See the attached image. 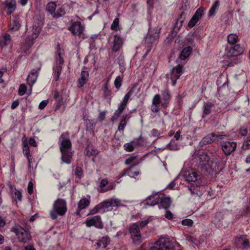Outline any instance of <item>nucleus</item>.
<instances>
[{"label":"nucleus","mask_w":250,"mask_h":250,"mask_svg":"<svg viewBox=\"0 0 250 250\" xmlns=\"http://www.w3.org/2000/svg\"><path fill=\"white\" fill-rule=\"evenodd\" d=\"M161 28L158 26L155 27L154 28H149L148 32L144 38V41L146 44V52L143 56L145 59L149 53L152 47V44L154 43L159 38V33Z\"/></svg>","instance_id":"nucleus-1"},{"label":"nucleus","mask_w":250,"mask_h":250,"mask_svg":"<svg viewBox=\"0 0 250 250\" xmlns=\"http://www.w3.org/2000/svg\"><path fill=\"white\" fill-rule=\"evenodd\" d=\"M67 211L66 203L62 199H58L53 204V209L50 212L52 219L57 218V215H64Z\"/></svg>","instance_id":"nucleus-2"},{"label":"nucleus","mask_w":250,"mask_h":250,"mask_svg":"<svg viewBox=\"0 0 250 250\" xmlns=\"http://www.w3.org/2000/svg\"><path fill=\"white\" fill-rule=\"evenodd\" d=\"M99 205L101 212L110 211L114 207L118 208L123 206L121 200L117 198L104 200L99 204Z\"/></svg>","instance_id":"nucleus-3"},{"label":"nucleus","mask_w":250,"mask_h":250,"mask_svg":"<svg viewBox=\"0 0 250 250\" xmlns=\"http://www.w3.org/2000/svg\"><path fill=\"white\" fill-rule=\"evenodd\" d=\"M84 28V26L82 24L80 21H74L68 27V30L73 35H77L80 39H84L86 38L83 33Z\"/></svg>","instance_id":"nucleus-4"},{"label":"nucleus","mask_w":250,"mask_h":250,"mask_svg":"<svg viewBox=\"0 0 250 250\" xmlns=\"http://www.w3.org/2000/svg\"><path fill=\"white\" fill-rule=\"evenodd\" d=\"M220 163L217 159L209 160L206 164H202L201 170L210 174L217 172L219 170Z\"/></svg>","instance_id":"nucleus-5"},{"label":"nucleus","mask_w":250,"mask_h":250,"mask_svg":"<svg viewBox=\"0 0 250 250\" xmlns=\"http://www.w3.org/2000/svg\"><path fill=\"white\" fill-rule=\"evenodd\" d=\"M128 230L134 243L136 244H139L142 239L138 224L135 223L130 224Z\"/></svg>","instance_id":"nucleus-6"},{"label":"nucleus","mask_w":250,"mask_h":250,"mask_svg":"<svg viewBox=\"0 0 250 250\" xmlns=\"http://www.w3.org/2000/svg\"><path fill=\"white\" fill-rule=\"evenodd\" d=\"M13 231L20 242L26 243L30 238L28 231L26 230L21 226H16L13 228Z\"/></svg>","instance_id":"nucleus-7"},{"label":"nucleus","mask_w":250,"mask_h":250,"mask_svg":"<svg viewBox=\"0 0 250 250\" xmlns=\"http://www.w3.org/2000/svg\"><path fill=\"white\" fill-rule=\"evenodd\" d=\"M69 133L67 132H63L60 137V141L61 142L60 150H67L71 147L72 144L71 141L68 139Z\"/></svg>","instance_id":"nucleus-8"},{"label":"nucleus","mask_w":250,"mask_h":250,"mask_svg":"<svg viewBox=\"0 0 250 250\" xmlns=\"http://www.w3.org/2000/svg\"><path fill=\"white\" fill-rule=\"evenodd\" d=\"M204 9L202 7H200L196 11L195 14L192 16L188 23V27L191 28L194 27L197 22L202 18Z\"/></svg>","instance_id":"nucleus-9"},{"label":"nucleus","mask_w":250,"mask_h":250,"mask_svg":"<svg viewBox=\"0 0 250 250\" xmlns=\"http://www.w3.org/2000/svg\"><path fill=\"white\" fill-rule=\"evenodd\" d=\"M85 224L86 226L88 227L94 226L100 229H102L104 227L101 217L99 215L95 216L91 219H87Z\"/></svg>","instance_id":"nucleus-10"},{"label":"nucleus","mask_w":250,"mask_h":250,"mask_svg":"<svg viewBox=\"0 0 250 250\" xmlns=\"http://www.w3.org/2000/svg\"><path fill=\"white\" fill-rule=\"evenodd\" d=\"M236 147V143L234 142H225L222 144V148L226 155H229Z\"/></svg>","instance_id":"nucleus-11"},{"label":"nucleus","mask_w":250,"mask_h":250,"mask_svg":"<svg viewBox=\"0 0 250 250\" xmlns=\"http://www.w3.org/2000/svg\"><path fill=\"white\" fill-rule=\"evenodd\" d=\"M220 135H216L214 133H211L208 134L204 137L200 141L199 145L201 146H203L205 145L211 143L212 142L215 141L216 139L219 137Z\"/></svg>","instance_id":"nucleus-12"},{"label":"nucleus","mask_w":250,"mask_h":250,"mask_svg":"<svg viewBox=\"0 0 250 250\" xmlns=\"http://www.w3.org/2000/svg\"><path fill=\"white\" fill-rule=\"evenodd\" d=\"M89 77V73L87 71L82 70L81 73V77L78 80V87H83L87 82Z\"/></svg>","instance_id":"nucleus-13"},{"label":"nucleus","mask_w":250,"mask_h":250,"mask_svg":"<svg viewBox=\"0 0 250 250\" xmlns=\"http://www.w3.org/2000/svg\"><path fill=\"white\" fill-rule=\"evenodd\" d=\"M243 47L238 44L230 47L228 55L231 56H238L243 53Z\"/></svg>","instance_id":"nucleus-14"},{"label":"nucleus","mask_w":250,"mask_h":250,"mask_svg":"<svg viewBox=\"0 0 250 250\" xmlns=\"http://www.w3.org/2000/svg\"><path fill=\"white\" fill-rule=\"evenodd\" d=\"M40 69H33L29 74L27 78V82L30 85H33L36 81L38 76V71Z\"/></svg>","instance_id":"nucleus-15"},{"label":"nucleus","mask_w":250,"mask_h":250,"mask_svg":"<svg viewBox=\"0 0 250 250\" xmlns=\"http://www.w3.org/2000/svg\"><path fill=\"white\" fill-rule=\"evenodd\" d=\"M4 4L7 8L6 13L7 14H11L15 11L16 8L15 0H6Z\"/></svg>","instance_id":"nucleus-16"},{"label":"nucleus","mask_w":250,"mask_h":250,"mask_svg":"<svg viewBox=\"0 0 250 250\" xmlns=\"http://www.w3.org/2000/svg\"><path fill=\"white\" fill-rule=\"evenodd\" d=\"M183 22L180 21L178 19L173 25V29L171 31L170 34L168 35V38H170V39H173L177 35L178 32L182 26Z\"/></svg>","instance_id":"nucleus-17"},{"label":"nucleus","mask_w":250,"mask_h":250,"mask_svg":"<svg viewBox=\"0 0 250 250\" xmlns=\"http://www.w3.org/2000/svg\"><path fill=\"white\" fill-rule=\"evenodd\" d=\"M160 201V195L158 194L148 196L146 199V204L149 206H153L157 204Z\"/></svg>","instance_id":"nucleus-18"},{"label":"nucleus","mask_w":250,"mask_h":250,"mask_svg":"<svg viewBox=\"0 0 250 250\" xmlns=\"http://www.w3.org/2000/svg\"><path fill=\"white\" fill-rule=\"evenodd\" d=\"M198 177L199 175L197 173L196 171L192 170L188 172H186L184 174L185 179L188 182H195L197 180Z\"/></svg>","instance_id":"nucleus-19"},{"label":"nucleus","mask_w":250,"mask_h":250,"mask_svg":"<svg viewBox=\"0 0 250 250\" xmlns=\"http://www.w3.org/2000/svg\"><path fill=\"white\" fill-rule=\"evenodd\" d=\"M122 38L117 35H115L112 50L114 52L118 51L122 46Z\"/></svg>","instance_id":"nucleus-20"},{"label":"nucleus","mask_w":250,"mask_h":250,"mask_svg":"<svg viewBox=\"0 0 250 250\" xmlns=\"http://www.w3.org/2000/svg\"><path fill=\"white\" fill-rule=\"evenodd\" d=\"M62 153V160L63 163L69 164L71 163L72 154L68 150L61 151Z\"/></svg>","instance_id":"nucleus-21"},{"label":"nucleus","mask_w":250,"mask_h":250,"mask_svg":"<svg viewBox=\"0 0 250 250\" xmlns=\"http://www.w3.org/2000/svg\"><path fill=\"white\" fill-rule=\"evenodd\" d=\"M160 201L162 208L164 209L168 208L171 204V199L170 197H167L165 195L160 196Z\"/></svg>","instance_id":"nucleus-22"},{"label":"nucleus","mask_w":250,"mask_h":250,"mask_svg":"<svg viewBox=\"0 0 250 250\" xmlns=\"http://www.w3.org/2000/svg\"><path fill=\"white\" fill-rule=\"evenodd\" d=\"M192 51V48L190 46L185 47L181 53L179 58L182 60H185L189 56Z\"/></svg>","instance_id":"nucleus-23"},{"label":"nucleus","mask_w":250,"mask_h":250,"mask_svg":"<svg viewBox=\"0 0 250 250\" xmlns=\"http://www.w3.org/2000/svg\"><path fill=\"white\" fill-rule=\"evenodd\" d=\"M90 201L86 198L82 199L78 203V209L76 213L79 214V211L87 207L89 205Z\"/></svg>","instance_id":"nucleus-24"},{"label":"nucleus","mask_w":250,"mask_h":250,"mask_svg":"<svg viewBox=\"0 0 250 250\" xmlns=\"http://www.w3.org/2000/svg\"><path fill=\"white\" fill-rule=\"evenodd\" d=\"M209 157L206 153H202L198 157V165L201 169L202 164H206L210 160Z\"/></svg>","instance_id":"nucleus-25"},{"label":"nucleus","mask_w":250,"mask_h":250,"mask_svg":"<svg viewBox=\"0 0 250 250\" xmlns=\"http://www.w3.org/2000/svg\"><path fill=\"white\" fill-rule=\"evenodd\" d=\"M214 106V104L210 102L205 103L204 104V111L202 117L204 118L205 116L210 114L212 108Z\"/></svg>","instance_id":"nucleus-26"},{"label":"nucleus","mask_w":250,"mask_h":250,"mask_svg":"<svg viewBox=\"0 0 250 250\" xmlns=\"http://www.w3.org/2000/svg\"><path fill=\"white\" fill-rule=\"evenodd\" d=\"M10 28L12 30L17 31L21 26V21L19 18L13 20L9 24Z\"/></svg>","instance_id":"nucleus-27"},{"label":"nucleus","mask_w":250,"mask_h":250,"mask_svg":"<svg viewBox=\"0 0 250 250\" xmlns=\"http://www.w3.org/2000/svg\"><path fill=\"white\" fill-rule=\"evenodd\" d=\"M182 67L181 66L178 65L175 67H173L171 72V75L180 78L182 75Z\"/></svg>","instance_id":"nucleus-28"},{"label":"nucleus","mask_w":250,"mask_h":250,"mask_svg":"<svg viewBox=\"0 0 250 250\" xmlns=\"http://www.w3.org/2000/svg\"><path fill=\"white\" fill-rule=\"evenodd\" d=\"M11 41L9 34H6L5 36L0 38V45L2 47L8 45Z\"/></svg>","instance_id":"nucleus-29"},{"label":"nucleus","mask_w":250,"mask_h":250,"mask_svg":"<svg viewBox=\"0 0 250 250\" xmlns=\"http://www.w3.org/2000/svg\"><path fill=\"white\" fill-rule=\"evenodd\" d=\"M107 238L103 237L101 240L97 242L96 249L99 250L100 248H105L107 246Z\"/></svg>","instance_id":"nucleus-30"},{"label":"nucleus","mask_w":250,"mask_h":250,"mask_svg":"<svg viewBox=\"0 0 250 250\" xmlns=\"http://www.w3.org/2000/svg\"><path fill=\"white\" fill-rule=\"evenodd\" d=\"M22 150L24 155L28 159L29 164V167H31V163L32 161L31 156L30 154V149L28 146L22 147Z\"/></svg>","instance_id":"nucleus-31"},{"label":"nucleus","mask_w":250,"mask_h":250,"mask_svg":"<svg viewBox=\"0 0 250 250\" xmlns=\"http://www.w3.org/2000/svg\"><path fill=\"white\" fill-rule=\"evenodd\" d=\"M56 4L54 2H50L46 5V10L52 15H54Z\"/></svg>","instance_id":"nucleus-32"},{"label":"nucleus","mask_w":250,"mask_h":250,"mask_svg":"<svg viewBox=\"0 0 250 250\" xmlns=\"http://www.w3.org/2000/svg\"><path fill=\"white\" fill-rule=\"evenodd\" d=\"M219 6V1L218 0H216L215 1L214 4L210 8L208 12V16L209 17L214 16L216 10H217Z\"/></svg>","instance_id":"nucleus-33"},{"label":"nucleus","mask_w":250,"mask_h":250,"mask_svg":"<svg viewBox=\"0 0 250 250\" xmlns=\"http://www.w3.org/2000/svg\"><path fill=\"white\" fill-rule=\"evenodd\" d=\"M238 36L236 34H230L228 36V42L230 44H234L238 41Z\"/></svg>","instance_id":"nucleus-34"},{"label":"nucleus","mask_w":250,"mask_h":250,"mask_svg":"<svg viewBox=\"0 0 250 250\" xmlns=\"http://www.w3.org/2000/svg\"><path fill=\"white\" fill-rule=\"evenodd\" d=\"M98 154V151L94 148H87L86 149L85 155L88 157L96 156Z\"/></svg>","instance_id":"nucleus-35"},{"label":"nucleus","mask_w":250,"mask_h":250,"mask_svg":"<svg viewBox=\"0 0 250 250\" xmlns=\"http://www.w3.org/2000/svg\"><path fill=\"white\" fill-rule=\"evenodd\" d=\"M135 86H133L124 96L122 103L127 104L129 98L134 92Z\"/></svg>","instance_id":"nucleus-36"},{"label":"nucleus","mask_w":250,"mask_h":250,"mask_svg":"<svg viewBox=\"0 0 250 250\" xmlns=\"http://www.w3.org/2000/svg\"><path fill=\"white\" fill-rule=\"evenodd\" d=\"M65 14L64 8L62 7H60L58 8L55 12L54 17L58 18L59 17H61Z\"/></svg>","instance_id":"nucleus-37"},{"label":"nucleus","mask_w":250,"mask_h":250,"mask_svg":"<svg viewBox=\"0 0 250 250\" xmlns=\"http://www.w3.org/2000/svg\"><path fill=\"white\" fill-rule=\"evenodd\" d=\"M55 74V80L56 81H58L60 78V76L62 72V67L61 66H56L53 68Z\"/></svg>","instance_id":"nucleus-38"},{"label":"nucleus","mask_w":250,"mask_h":250,"mask_svg":"<svg viewBox=\"0 0 250 250\" xmlns=\"http://www.w3.org/2000/svg\"><path fill=\"white\" fill-rule=\"evenodd\" d=\"M168 147L171 150H177L179 149V146L173 141H171L168 143Z\"/></svg>","instance_id":"nucleus-39"},{"label":"nucleus","mask_w":250,"mask_h":250,"mask_svg":"<svg viewBox=\"0 0 250 250\" xmlns=\"http://www.w3.org/2000/svg\"><path fill=\"white\" fill-rule=\"evenodd\" d=\"M245 238L244 236L239 237H236L234 240V242L236 247H239L240 245H242L243 242Z\"/></svg>","instance_id":"nucleus-40"},{"label":"nucleus","mask_w":250,"mask_h":250,"mask_svg":"<svg viewBox=\"0 0 250 250\" xmlns=\"http://www.w3.org/2000/svg\"><path fill=\"white\" fill-rule=\"evenodd\" d=\"M119 24V19L118 18H115L112 24L111 25V29L113 30L117 31Z\"/></svg>","instance_id":"nucleus-41"},{"label":"nucleus","mask_w":250,"mask_h":250,"mask_svg":"<svg viewBox=\"0 0 250 250\" xmlns=\"http://www.w3.org/2000/svg\"><path fill=\"white\" fill-rule=\"evenodd\" d=\"M122 79L120 76L116 78L114 81V85L117 89H119L122 85Z\"/></svg>","instance_id":"nucleus-42"},{"label":"nucleus","mask_w":250,"mask_h":250,"mask_svg":"<svg viewBox=\"0 0 250 250\" xmlns=\"http://www.w3.org/2000/svg\"><path fill=\"white\" fill-rule=\"evenodd\" d=\"M161 98L159 94H156L153 98L152 99V104L153 105H159L160 103Z\"/></svg>","instance_id":"nucleus-43"},{"label":"nucleus","mask_w":250,"mask_h":250,"mask_svg":"<svg viewBox=\"0 0 250 250\" xmlns=\"http://www.w3.org/2000/svg\"><path fill=\"white\" fill-rule=\"evenodd\" d=\"M126 125V116L121 120L120 124L119 125L118 129L119 131L123 130L125 126Z\"/></svg>","instance_id":"nucleus-44"},{"label":"nucleus","mask_w":250,"mask_h":250,"mask_svg":"<svg viewBox=\"0 0 250 250\" xmlns=\"http://www.w3.org/2000/svg\"><path fill=\"white\" fill-rule=\"evenodd\" d=\"M26 87L25 85L24 84H21L18 90L19 94L21 96H22L26 93Z\"/></svg>","instance_id":"nucleus-45"},{"label":"nucleus","mask_w":250,"mask_h":250,"mask_svg":"<svg viewBox=\"0 0 250 250\" xmlns=\"http://www.w3.org/2000/svg\"><path fill=\"white\" fill-rule=\"evenodd\" d=\"M124 146L125 147V149L128 152L133 151L134 149V146L130 143L125 144Z\"/></svg>","instance_id":"nucleus-46"},{"label":"nucleus","mask_w":250,"mask_h":250,"mask_svg":"<svg viewBox=\"0 0 250 250\" xmlns=\"http://www.w3.org/2000/svg\"><path fill=\"white\" fill-rule=\"evenodd\" d=\"M193 223V221L190 219H185L182 221V224L184 226H191Z\"/></svg>","instance_id":"nucleus-47"},{"label":"nucleus","mask_w":250,"mask_h":250,"mask_svg":"<svg viewBox=\"0 0 250 250\" xmlns=\"http://www.w3.org/2000/svg\"><path fill=\"white\" fill-rule=\"evenodd\" d=\"M149 222V220L148 219H147L143 220V221H139V222H137L136 223L138 224V226L139 227L140 229H141L143 228L144 227H145L146 226Z\"/></svg>","instance_id":"nucleus-48"},{"label":"nucleus","mask_w":250,"mask_h":250,"mask_svg":"<svg viewBox=\"0 0 250 250\" xmlns=\"http://www.w3.org/2000/svg\"><path fill=\"white\" fill-rule=\"evenodd\" d=\"M14 194L15 196L16 200H18L19 201H21L22 195L21 192L20 190L15 188Z\"/></svg>","instance_id":"nucleus-49"},{"label":"nucleus","mask_w":250,"mask_h":250,"mask_svg":"<svg viewBox=\"0 0 250 250\" xmlns=\"http://www.w3.org/2000/svg\"><path fill=\"white\" fill-rule=\"evenodd\" d=\"M188 2V0H183L182 3L180 10L182 11H185L187 10Z\"/></svg>","instance_id":"nucleus-50"},{"label":"nucleus","mask_w":250,"mask_h":250,"mask_svg":"<svg viewBox=\"0 0 250 250\" xmlns=\"http://www.w3.org/2000/svg\"><path fill=\"white\" fill-rule=\"evenodd\" d=\"M222 219V214L221 212H218L216 214L214 221L215 224H219V222Z\"/></svg>","instance_id":"nucleus-51"},{"label":"nucleus","mask_w":250,"mask_h":250,"mask_svg":"<svg viewBox=\"0 0 250 250\" xmlns=\"http://www.w3.org/2000/svg\"><path fill=\"white\" fill-rule=\"evenodd\" d=\"M104 95L105 97H108L109 96H110L111 91L109 89H108L107 87V83H106L103 88Z\"/></svg>","instance_id":"nucleus-52"},{"label":"nucleus","mask_w":250,"mask_h":250,"mask_svg":"<svg viewBox=\"0 0 250 250\" xmlns=\"http://www.w3.org/2000/svg\"><path fill=\"white\" fill-rule=\"evenodd\" d=\"M122 112L120 111L119 109L116 110L114 112V115L112 117L111 120L112 122L116 120L121 114Z\"/></svg>","instance_id":"nucleus-53"},{"label":"nucleus","mask_w":250,"mask_h":250,"mask_svg":"<svg viewBox=\"0 0 250 250\" xmlns=\"http://www.w3.org/2000/svg\"><path fill=\"white\" fill-rule=\"evenodd\" d=\"M101 211L99 204L96 205L93 208L90 210L89 214H93Z\"/></svg>","instance_id":"nucleus-54"},{"label":"nucleus","mask_w":250,"mask_h":250,"mask_svg":"<svg viewBox=\"0 0 250 250\" xmlns=\"http://www.w3.org/2000/svg\"><path fill=\"white\" fill-rule=\"evenodd\" d=\"M163 98L164 100H168L170 98V94L168 90H165L162 92Z\"/></svg>","instance_id":"nucleus-55"},{"label":"nucleus","mask_w":250,"mask_h":250,"mask_svg":"<svg viewBox=\"0 0 250 250\" xmlns=\"http://www.w3.org/2000/svg\"><path fill=\"white\" fill-rule=\"evenodd\" d=\"M250 147V136H249L247 138V141H245L243 145V148L244 149H247Z\"/></svg>","instance_id":"nucleus-56"},{"label":"nucleus","mask_w":250,"mask_h":250,"mask_svg":"<svg viewBox=\"0 0 250 250\" xmlns=\"http://www.w3.org/2000/svg\"><path fill=\"white\" fill-rule=\"evenodd\" d=\"M75 173L77 176L81 177L83 174L82 168L80 167H77L75 170Z\"/></svg>","instance_id":"nucleus-57"},{"label":"nucleus","mask_w":250,"mask_h":250,"mask_svg":"<svg viewBox=\"0 0 250 250\" xmlns=\"http://www.w3.org/2000/svg\"><path fill=\"white\" fill-rule=\"evenodd\" d=\"M108 181L107 179H103L101 180L100 184V189H104L103 188L108 184Z\"/></svg>","instance_id":"nucleus-58"},{"label":"nucleus","mask_w":250,"mask_h":250,"mask_svg":"<svg viewBox=\"0 0 250 250\" xmlns=\"http://www.w3.org/2000/svg\"><path fill=\"white\" fill-rule=\"evenodd\" d=\"M58 60L57 61L58 65L57 66H61L62 67V65L63 63V60L61 56V53H58Z\"/></svg>","instance_id":"nucleus-59"},{"label":"nucleus","mask_w":250,"mask_h":250,"mask_svg":"<svg viewBox=\"0 0 250 250\" xmlns=\"http://www.w3.org/2000/svg\"><path fill=\"white\" fill-rule=\"evenodd\" d=\"M239 133L242 136H246L248 133L247 128L244 126L241 127L240 128Z\"/></svg>","instance_id":"nucleus-60"},{"label":"nucleus","mask_w":250,"mask_h":250,"mask_svg":"<svg viewBox=\"0 0 250 250\" xmlns=\"http://www.w3.org/2000/svg\"><path fill=\"white\" fill-rule=\"evenodd\" d=\"M47 103V100H43L39 104V108L41 109H43L46 106Z\"/></svg>","instance_id":"nucleus-61"},{"label":"nucleus","mask_w":250,"mask_h":250,"mask_svg":"<svg viewBox=\"0 0 250 250\" xmlns=\"http://www.w3.org/2000/svg\"><path fill=\"white\" fill-rule=\"evenodd\" d=\"M151 133L154 137H159L160 135L159 131H158L156 129H153L151 131Z\"/></svg>","instance_id":"nucleus-62"},{"label":"nucleus","mask_w":250,"mask_h":250,"mask_svg":"<svg viewBox=\"0 0 250 250\" xmlns=\"http://www.w3.org/2000/svg\"><path fill=\"white\" fill-rule=\"evenodd\" d=\"M105 114L106 111H103L100 113L98 118L101 122H102L104 120Z\"/></svg>","instance_id":"nucleus-63"},{"label":"nucleus","mask_w":250,"mask_h":250,"mask_svg":"<svg viewBox=\"0 0 250 250\" xmlns=\"http://www.w3.org/2000/svg\"><path fill=\"white\" fill-rule=\"evenodd\" d=\"M151 110L153 112L158 113L160 111V108H159L158 105H152L151 107Z\"/></svg>","instance_id":"nucleus-64"}]
</instances>
